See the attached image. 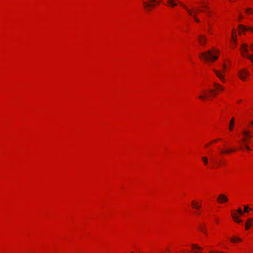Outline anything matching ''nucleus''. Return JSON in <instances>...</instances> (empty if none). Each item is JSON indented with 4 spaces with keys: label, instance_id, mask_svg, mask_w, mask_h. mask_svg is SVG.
<instances>
[{
    "label": "nucleus",
    "instance_id": "nucleus-4",
    "mask_svg": "<svg viewBox=\"0 0 253 253\" xmlns=\"http://www.w3.org/2000/svg\"><path fill=\"white\" fill-rule=\"evenodd\" d=\"M150 3L143 1V5L146 10L149 11L151 10V8L154 7L156 6V3H159V2H157L156 0H150Z\"/></svg>",
    "mask_w": 253,
    "mask_h": 253
},
{
    "label": "nucleus",
    "instance_id": "nucleus-34",
    "mask_svg": "<svg viewBox=\"0 0 253 253\" xmlns=\"http://www.w3.org/2000/svg\"><path fill=\"white\" fill-rule=\"evenodd\" d=\"M217 253H218V252H217ZM219 253H224L222 252H219Z\"/></svg>",
    "mask_w": 253,
    "mask_h": 253
},
{
    "label": "nucleus",
    "instance_id": "nucleus-19",
    "mask_svg": "<svg viewBox=\"0 0 253 253\" xmlns=\"http://www.w3.org/2000/svg\"><path fill=\"white\" fill-rule=\"evenodd\" d=\"M192 205L194 208L198 209L200 206V205H196L194 202H192Z\"/></svg>",
    "mask_w": 253,
    "mask_h": 253
},
{
    "label": "nucleus",
    "instance_id": "nucleus-14",
    "mask_svg": "<svg viewBox=\"0 0 253 253\" xmlns=\"http://www.w3.org/2000/svg\"><path fill=\"white\" fill-rule=\"evenodd\" d=\"M234 118H232L230 122V124H229V128L230 130H232L233 126L234 125Z\"/></svg>",
    "mask_w": 253,
    "mask_h": 253
},
{
    "label": "nucleus",
    "instance_id": "nucleus-38",
    "mask_svg": "<svg viewBox=\"0 0 253 253\" xmlns=\"http://www.w3.org/2000/svg\"><path fill=\"white\" fill-rule=\"evenodd\" d=\"M220 163L219 162V163H218V166H220Z\"/></svg>",
    "mask_w": 253,
    "mask_h": 253
},
{
    "label": "nucleus",
    "instance_id": "nucleus-20",
    "mask_svg": "<svg viewBox=\"0 0 253 253\" xmlns=\"http://www.w3.org/2000/svg\"><path fill=\"white\" fill-rule=\"evenodd\" d=\"M243 134L246 137L251 136V135L250 134V132L249 131H243Z\"/></svg>",
    "mask_w": 253,
    "mask_h": 253
},
{
    "label": "nucleus",
    "instance_id": "nucleus-32",
    "mask_svg": "<svg viewBox=\"0 0 253 253\" xmlns=\"http://www.w3.org/2000/svg\"><path fill=\"white\" fill-rule=\"evenodd\" d=\"M204 7L206 8H207V9H209V7L207 6H204Z\"/></svg>",
    "mask_w": 253,
    "mask_h": 253
},
{
    "label": "nucleus",
    "instance_id": "nucleus-18",
    "mask_svg": "<svg viewBox=\"0 0 253 253\" xmlns=\"http://www.w3.org/2000/svg\"><path fill=\"white\" fill-rule=\"evenodd\" d=\"M236 150L235 149H229V150H222L221 152L223 153H231L232 152H234V151H235Z\"/></svg>",
    "mask_w": 253,
    "mask_h": 253
},
{
    "label": "nucleus",
    "instance_id": "nucleus-26",
    "mask_svg": "<svg viewBox=\"0 0 253 253\" xmlns=\"http://www.w3.org/2000/svg\"><path fill=\"white\" fill-rule=\"evenodd\" d=\"M210 92H211V93H212L213 96H215L216 95V93L215 92L214 90H213V89L210 90Z\"/></svg>",
    "mask_w": 253,
    "mask_h": 253
},
{
    "label": "nucleus",
    "instance_id": "nucleus-3",
    "mask_svg": "<svg viewBox=\"0 0 253 253\" xmlns=\"http://www.w3.org/2000/svg\"><path fill=\"white\" fill-rule=\"evenodd\" d=\"M241 54L244 57L248 58L253 63V55L248 54V44L243 43L241 46Z\"/></svg>",
    "mask_w": 253,
    "mask_h": 253
},
{
    "label": "nucleus",
    "instance_id": "nucleus-21",
    "mask_svg": "<svg viewBox=\"0 0 253 253\" xmlns=\"http://www.w3.org/2000/svg\"><path fill=\"white\" fill-rule=\"evenodd\" d=\"M246 12H247V13H249V12H250V13H251L253 14V9H252V8H247V9H246Z\"/></svg>",
    "mask_w": 253,
    "mask_h": 253
},
{
    "label": "nucleus",
    "instance_id": "nucleus-17",
    "mask_svg": "<svg viewBox=\"0 0 253 253\" xmlns=\"http://www.w3.org/2000/svg\"><path fill=\"white\" fill-rule=\"evenodd\" d=\"M202 159L204 162V164L205 166H207L208 164V159L206 157H202Z\"/></svg>",
    "mask_w": 253,
    "mask_h": 253
},
{
    "label": "nucleus",
    "instance_id": "nucleus-2",
    "mask_svg": "<svg viewBox=\"0 0 253 253\" xmlns=\"http://www.w3.org/2000/svg\"><path fill=\"white\" fill-rule=\"evenodd\" d=\"M176 1H177L189 13L190 15L193 16L194 20L197 22H199V19L196 17L195 14H193V12L191 10L189 9L188 8L183 4L181 1L177 0H168V4L171 7H173L177 5Z\"/></svg>",
    "mask_w": 253,
    "mask_h": 253
},
{
    "label": "nucleus",
    "instance_id": "nucleus-24",
    "mask_svg": "<svg viewBox=\"0 0 253 253\" xmlns=\"http://www.w3.org/2000/svg\"><path fill=\"white\" fill-rule=\"evenodd\" d=\"M248 209H249V208L247 206H244V212H249Z\"/></svg>",
    "mask_w": 253,
    "mask_h": 253
},
{
    "label": "nucleus",
    "instance_id": "nucleus-7",
    "mask_svg": "<svg viewBox=\"0 0 253 253\" xmlns=\"http://www.w3.org/2000/svg\"><path fill=\"white\" fill-rule=\"evenodd\" d=\"M217 200L219 203L222 204L223 202H227L228 201V199L225 195L223 194H220L219 195Z\"/></svg>",
    "mask_w": 253,
    "mask_h": 253
},
{
    "label": "nucleus",
    "instance_id": "nucleus-23",
    "mask_svg": "<svg viewBox=\"0 0 253 253\" xmlns=\"http://www.w3.org/2000/svg\"><path fill=\"white\" fill-rule=\"evenodd\" d=\"M199 228L201 232H203V233H206V232H205V231L204 230V227L203 226H200Z\"/></svg>",
    "mask_w": 253,
    "mask_h": 253
},
{
    "label": "nucleus",
    "instance_id": "nucleus-37",
    "mask_svg": "<svg viewBox=\"0 0 253 253\" xmlns=\"http://www.w3.org/2000/svg\"><path fill=\"white\" fill-rule=\"evenodd\" d=\"M251 124L252 126H253V122H252Z\"/></svg>",
    "mask_w": 253,
    "mask_h": 253
},
{
    "label": "nucleus",
    "instance_id": "nucleus-25",
    "mask_svg": "<svg viewBox=\"0 0 253 253\" xmlns=\"http://www.w3.org/2000/svg\"><path fill=\"white\" fill-rule=\"evenodd\" d=\"M237 212L241 215H243V212L240 208H239L237 210Z\"/></svg>",
    "mask_w": 253,
    "mask_h": 253
},
{
    "label": "nucleus",
    "instance_id": "nucleus-31",
    "mask_svg": "<svg viewBox=\"0 0 253 253\" xmlns=\"http://www.w3.org/2000/svg\"><path fill=\"white\" fill-rule=\"evenodd\" d=\"M217 141H218V140H215L213 141L212 142H217Z\"/></svg>",
    "mask_w": 253,
    "mask_h": 253
},
{
    "label": "nucleus",
    "instance_id": "nucleus-13",
    "mask_svg": "<svg viewBox=\"0 0 253 253\" xmlns=\"http://www.w3.org/2000/svg\"><path fill=\"white\" fill-rule=\"evenodd\" d=\"M232 217L234 220L238 223H240L242 221L238 219V216L235 213H233L232 214Z\"/></svg>",
    "mask_w": 253,
    "mask_h": 253
},
{
    "label": "nucleus",
    "instance_id": "nucleus-28",
    "mask_svg": "<svg viewBox=\"0 0 253 253\" xmlns=\"http://www.w3.org/2000/svg\"><path fill=\"white\" fill-rule=\"evenodd\" d=\"M250 48H251L252 50H253V44H251L250 45Z\"/></svg>",
    "mask_w": 253,
    "mask_h": 253
},
{
    "label": "nucleus",
    "instance_id": "nucleus-8",
    "mask_svg": "<svg viewBox=\"0 0 253 253\" xmlns=\"http://www.w3.org/2000/svg\"><path fill=\"white\" fill-rule=\"evenodd\" d=\"M198 40L201 45H204L207 42V39L205 36L203 35H199L198 37Z\"/></svg>",
    "mask_w": 253,
    "mask_h": 253
},
{
    "label": "nucleus",
    "instance_id": "nucleus-9",
    "mask_svg": "<svg viewBox=\"0 0 253 253\" xmlns=\"http://www.w3.org/2000/svg\"><path fill=\"white\" fill-rule=\"evenodd\" d=\"M239 32L241 33V32H245L247 30H250L253 32V28H248L247 27L242 25H239Z\"/></svg>",
    "mask_w": 253,
    "mask_h": 253
},
{
    "label": "nucleus",
    "instance_id": "nucleus-22",
    "mask_svg": "<svg viewBox=\"0 0 253 253\" xmlns=\"http://www.w3.org/2000/svg\"><path fill=\"white\" fill-rule=\"evenodd\" d=\"M199 98L202 100H204L207 98V95H200Z\"/></svg>",
    "mask_w": 253,
    "mask_h": 253
},
{
    "label": "nucleus",
    "instance_id": "nucleus-10",
    "mask_svg": "<svg viewBox=\"0 0 253 253\" xmlns=\"http://www.w3.org/2000/svg\"><path fill=\"white\" fill-rule=\"evenodd\" d=\"M230 240L232 243H236L237 242H241L242 239L238 237H233L230 239Z\"/></svg>",
    "mask_w": 253,
    "mask_h": 253
},
{
    "label": "nucleus",
    "instance_id": "nucleus-27",
    "mask_svg": "<svg viewBox=\"0 0 253 253\" xmlns=\"http://www.w3.org/2000/svg\"><path fill=\"white\" fill-rule=\"evenodd\" d=\"M249 227H250V226H248V225H247V223H246V226H245L246 229V230L249 229Z\"/></svg>",
    "mask_w": 253,
    "mask_h": 253
},
{
    "label": "nucleus",
    "instance_id": "nucleus-30",
    "mask_svg": "<svg viewBox=\"0 0 253 253\" xmlns=\"http://www.w3.org/2000/svg\"><path fill=\"white\" fill-rule=\"evenodd\" d=\"M207 13H208L209 15H210V11H207Z\"/></svg>",
    "mask_w": 253,
    "mask_h": 253
},
{
    "label": "nucleus",
    "instance_id": "nucleus-33",
    "mask_svg": "<svg viewBox=\"0 0 253 253\" xmlns=\"http://www.w3.org/2000/svg\"><path fill=\"white\" fill-rule=\"evenodd\" d=\"M234 36H235V35H233V33L232 34V38H233V39H234Z\"/></svg>",
    "mask_w": 253,
    "mask_h": 253
},
{
    "label": "nucleus",
    "instance_id": "nucleus-36",
    "mask_svg": "<svg viewBox=\"0 0 253 253\" xmlns=\"http://www.w3.org/2000/svg\"><path fill=\"white\" fill-rule=\"evenodd\" d=\"M210 253H213V252L212 251H210Z\"/></svg>",
    "mask_w": 253,
    "mask_h": 253
},
{
    "label": "nucleus",
    "instance_id": "nucleus-1",
    "mask_svg": "<svg viewBox=\"0 0 253 253\" xmlns=\"http://www.w3.org/2000/svg\"><path fill=\"white\" fill-rule=\"evenodd\" d=\"M217 52V50L212 48L206 52L201 53L199 54V57L203 60L213 62L218 59V56L216 55Z\"/></svg>",
    "mask_w": 253,
    "mask_h": 253
},
{
    "label": "nucleus",
    "instance_id": "nucleus-5",
    "mask_svg": "<svg viewBox=\"0 0 253 253\" xmlns=\"http://www.w3.org/2000/svg\"><path fill=\"white\" fill-rule=\"evenodd\" d=\"M223 70H222V72H221L219 71L216 70H214V72L215 74H216V75L217 76V77L220 80H221L223 82H225V79L224 78V76H223V74H224L225 70L226 69V66L225 64L223 65Z\"/></svg>",
    "mask_w": 253,
    "mask_h": 253
},
{
    "label": "nucleus",
    "instance_id": "nucleus-16",
    "mask_svg": "<svg viewBox=\"0 0 253 253\" xmlns=\"http://www.w3.org/2000/svg\"><path fill=\"white\" fill-rule=\"evenodd\" d=\"M246 223H247L248 226H253V219L249 218L247 220Z\"/></svg>",
    "mask_w": 253,
    "mask_h": 253
},
{
    "label": "nucleus",
    "instance_id": "nucleus-15",
    "mask_svg": "<svg viewBox=\"0 0 253 253\" xmlns=\"http://www.w3.org/2000/svg\"><path fill=\"white\" fill-rule=\"evenodd\" d=\"M214 85L217 90H223L224 88L219 84L214 83Z\"/></svg>",
    "mask_w": 253,
    "mask_h": 253
},
{
    "label": "nucleus",
    "instance_id": "nucleus-6",
    "mask_svg": "<svg viewBox=\"0 0 253 253\" xmlns=\"http://www.w3.org/2000/svg\"><path fill=\"white\" fill-rule=\"evenodd\" d=\"M239 76L241 80L245 81L246 76L249 75V72L246 69H243L240 70L238 73Z\"/></svg>",
    "mask_w": 253,
    "mask_h": 253
},
{
    "label": "nucleus",
    "instance_id": "nucleus-12",
    "mask_svg": "<svg viewBox=\"0 0 253 253\" xmlns=\"http://www.w3.org/2000/svg\"><path fill=\"white\" fill-rule=\"evenodd\" d=\"M247 141V139L246 137H244L242 139V142L243 144L244 145V147L248 150H250V148L249 146L246 143V142Z\"/></svg>",
    "mask_w": 253,
    "mask_h": 253
},
{
    "label": "nucleus",
    "instance_id": "nucleus-11",
    "mask_svg": "<svg viewBox=\"0 0 253 253\" xmlns=\"http://www.w3.org/2000/svg\"><path fill=\"white\" fill-rule=\"evenodd\" d=\"M192 248L194 250L195 253H198L197 250H201L202 249V248L201 247L199 246L198 245L196 244H192Z\"/></svg>",
    "mask_w": 253,
    "mask_h": 253
},
{
    "label": "nucleus",
    "instance_id": "nucleus-35",
    "mask_svg": "<svg viewBox=\"0 0 253 253\" xmlns=\"http://www.w3.org/2000/svg\"><path fill=\"white\" fill-rule=\"evenodd\" d=\"M247 137L250 138L252 137V136L251 135V136H247Z\"/></svg>",
    "mask_w": 253,
    "mask_h": 253
},
{
    "label": "nucleus",
    "instance_id": "nucleus-29",
    "mask_svg": "<svg viewBox=\"0 0 253 253\" xmlns=\"http://www.w3.org/2000/svg\"><path fill=\"white\" fill-rule=\"evenodd\" d=\"M233 41H234V42L235 43V44H236V40L235 38L233 39Z\"/></svg>",
    "mask_w": 253,
    "mask_h": 253
}]
</instances>
